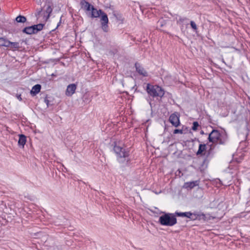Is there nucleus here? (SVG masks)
<instances>
[{
	"instance_id": "1",
	"label": "nucleus",
	"mask_w": 250,
	"mask_h": 250,
	"mask_svg": "<svg viewBox=\"0 0 250 250\" xmlns=\"http://www.w3.org/2000/svg\"><path fill=\"white\" fill-rule=\"evenodd\" d=\"M116 156L117 162L124 167H130L132 165V159L130 156V149L124 146L114 143L113 148Z\"/></svg>"
},
{
	"instance_id": "18",
	"label": "nucleus",
	"mask_w": 250,
	"mask_h": 250,
	"mask_svg": "<svg viewBox=\"0 0 250 250\" xmlns=\"http://www.w3.org/2000/svg\"><path fill=\"white\" fill-rule=\"evenodd\" d=\"M196 216L197 217L196 219H197V220L203 221L204 222L208 220L206 214L203 212L197 211Z\"/></svg>"
},
{
	"instance_id": "20",
	"label": "nucleus",
	"mask_w": 250,
	"mask_h": 250,
	"mask_svg": "<svg viewBox=\"0 0 250 250\" xmlns=\"http://www.w3.org/2000/svg\"><path fill=\"white\" fill-rule=\"evenodd\" d=\"M9 40L6 38H0V47H8Z\"/></svg>"
},
{
	"instance_id": "35",
	"label": "nucleus",
	"mask_w": 250,
	"mask_h": 250,
	"mask_svg": "<svg viewBox=\"0 0 250 250\" xmlns=\"http://www.w3.org/2000/svg\"><path fill=\"white\" fill-rule=\"evenodd\" d=\"M232 158H233V157H234V153H233V154H232Z\"/></svg>"
},
{
	"instance_id": "2",
	"label": "nucleus",
	"mask_w": 250,
	"mask_h": 250,
	"mask_svg": "<svg viewBox=\"0 0 250 250\" xmlns=\"http://www.w3.org/2000/svg\"><path fill=\"white\" fill-rule=\"evenodd\" d=\"M91 13V17L92 18H98L101 16V24L102 30L104 32L108 31V19L107 14L101 9L97 10L94 7H92Z\"/></svg>"
},
{
	"instance_id": "31",
	"label": "nucleus",
	"mask_w": 250,
	"mask_h": 250,
	"mask_svg": "<svg viewBox=\"0 0 250 250\" xmlns=\"http://www.w3.org/2000/svg\"><path fill=\"white\" fill-rule=\"evenodd\" d=\"M62 16L60 18V21L57 24V27L56 28H58V27L61 25V23H62Z\"/></svg>"
},
{
	"instance_id": "15",
	"label": "nucleus",
	"mask_w": 250,
	"mask_h": 250,
	"mask_svg": "<svg viewBox=\"0 0 250 250\" xmlns=\"http://www.w3.org/2000/svg\"><path fill=\"white\" fill-rule=\"evenodd\" d=\"M175 214L177 215V217H187L190 219L192 216V212L190 211L181 212L176 211Z\"/></svg>"
},
{
	"instance_id": "30",
	"label": "nucleus",
	"mask_w": 250,
	"mask_h": 250,
	"mask_svg": "<svg viewBox=\"0 0 250 250\" xmlns=\"http://www.w3.org/2000/svg\"><path fill=\"white\" fill-rule=\"evenodd\" d=\"M16 97L20 101H22V98L21 97V94H17L16 95Z\"/></svg>"
},
{
	"instance_id": "14",
	"label": "nucleus",
	"mask_w": 250,
	"mask_h": 250,
	"mask_svg": "<svg viewBox=\"0 0 250 250\" xmlns=\"http://www.w3.org/2000/svg\"><path fill=\"white\" fill-rule=\"evenodd\" d=\"M199 184V181L198 180L187 182L184 183L183 187L184 188L187 189L188 190L191 189L195 187L198 186Z\"/></svg>"
},
{
	"instance_id": "17",
	"label": "nucleus",
	"mask_w": 250,
	"mask_h": 250,
	"mask_svg": "<svg viewBox=\"0 0 250 250\" xmlns=\"http://www.w3.org/2000/svg\"><path fill=\"white\" fill-rule=\"evenodd\" d=\"M41 89V85L40 84H37L32 87L30 93L32 96H35L39 93Z\"/></svg>"
},
{
	"instance_id": "5",
	"label": "nucleus",
	"mask_w": 250,
	"mask_h": 250,
	"mask_svg": "<svg viewBox=\"0 0 250 250\" xmlns=\"http://www.w3.org/2000/svg\"><path fill=\"white\" fill-rule=\"evenodd\" d=\"M209 142L213 143H218L224 144L225 143V140H222V135L217 130L213 129L209 134L208 137Z\"/></svg>"
},
{
	"instance_id": "24",
	"label": "nucleus",
	"mask_w": 250,
	"mask_h": 250,
	"mask_svg": "<svg viewBox=\"0 0 250 250\" xmlns=\"http://www.w3.org/2000/svg\"><path fill=\"white\" fill-rule=\"evenodd\" d=\"M199 125L198 122L195 121L193 123L192 126V129L194 131L198 129V127H199Z\"/></svg>"
},
{
	"instance_id": "8",
	"label": "nucleus",
	"mask_w": 250,
	"mask_h": 250,
	"mask_svg": "<svg viewBox=\"0 0 250 250\" xmlns=\"http://www.w3.org/2000/svg\"><path fill=\"white\" fill-rule=\"evenodd\" d=\"M214 154L213 149L211 147L206 152L205 154V157L202 162V166L207 167L208 166L209 161L213 158Z\"/></svg>"
},
{
	"instance_id": "33",
	"label": "nucleus",
	"mask_w": 250,
	"mask_h": 250,
	"mask_svg": "<svg viewBox=\"0 0 250 250\" xmlns=\"http://www.w3.org/2000/svg\"><path fill=\"white\" fill-rule=\"evenodd\" d=\"M204 133V131L203 130H201V134H203Z\"/></svg>"
},
{
	"instance_id": "23",
	"label": "nucleus",
	"mask_w": 250,
	"mask_h": 250,
	"mask_svg": "<svg viewBox=\"0 0 250 250\" xmlns=\"http://www.w3.org/2000/svg\"><path fill=\"white\" fill-rule=\"evenodd\" d=\"M85 6H84V9L87 11H91L92 7H94L93 5H92L91 4H90L87 1H85Z\"/></svg>"
},
{
	"instance_id": "36",
	"label": "nucleus",
	"mask_w": 250,
	"mask_h": 250,
	"mask_svg": "<svg viewBox=\"0 0 250 250\" xmlns=\"http://www.w3.org/2000/svg\"><path fill=\"white\" fill-rule=\"evenodd\" d=\"M218 181H219L220 183H221V181L219 179H218Z\"/></svg>"
},
{
	"instance_id": "26",
	"label": "nucleus",
	"mask_w": 250,
	"mask_h": 250,
	"mask_svg": "<svg viewBox=\"0 0 250 250\" xmlns=\"http://www.w3.org/2000/svg\"><path fill=\"white\" fill-rule=\"evenodd\" d=\"M173 133L174 134H183V129H175L173 130Z\"/></svg>"
},
{
	"instance_id": "21",
	"label": "nucleus",
	"mask_w": 250,
	"mask_h": 250,
	"mask_svg": "<svg viewBox=\"0 0 250 250\" xmlns=\"http://www.w3.org/2000/svg\"><path fill=\"white\" fill-rule=\"evenodd\" d=\"M206 149V145L205 144H200L198 148V150L196 152L197 155L202 154V153L205 151Z\"/></svg>"
},
{
	"instance_id": "3",
	"label": "nucleus",
	"mask_w": 250,
	"mask_h": 250,
	"mask_svg": "<svg viewBox=\"0 0 250 250\" xmlns=\"http://www.w3.org/2000/svg\"><path fill=\"white\" fill-rule=\"evenodd\" d=\"M163 214L159 218L158 223L162 226L172 227L177 223V215L174 213L163 212Z\"/></svg>"
},
{
	"instance_id": "9",
	"label": "nucleus",
	"mask_w": 250,
	"mask_h": 250,
	"mask_svg": "<svg viewBox=\"0 0 250 250\" xmlns=\"http://www.w3.org/2000/svg\"><path fill=\"white\" fill-rule=\"evenodd\" d=\"M169 121L175 127L178 126L180 124L179 117L176 113H172L170 115Z\"/></svg>"
},
{
	"instance_id": "28",
	"label": "nucleus",
	"mask_w": 250,
	"mask_h": 250,
	"mask_svg": "<svg viewBox=\"0 0 250 250\" xmlns=\"http://www.w3.org/2000/svg\"><path fill=\"white\" fill-rule=\"evenodd\" d=\"M196 214H197V211H194V212H192V216H191V218L190 219V220H192V221L197 220V219H195V218H196V217H197Z\"/></svg>"
},
{
	"instance_id": "4",
	"label": "nucleus",
	"mask_w": 250,
	"mask_h": 250,
	"mask_svg": "<svg viewBox=\"0 0 250 250\" xmlns=\"http://www.w3.org/2000/svg\"><path fill=\"white\" fill-rule=\"evenodd\" d=\"M146 90L148 95L153 98L159 97L162 98L164 97L165 92L164 89L157 85H151L148 83Z\"/></svg>"
},
{
	"instance_id": "32",
	"label": "nucleus",
	"mask_w": 250,
	"mask_h": 250,
	"mask_svg": "<svg viewBox=\"0 0 250 250\" xmlns=\"http://www.w3.org/2000/svg\"><path fill=\"white\" fill-rule=\"evenodd\" d=\"M147 101L148 102L150 106L152 107V104H151V101H150V98L147 99Z\"/></svg>"
},
{
	"instance_id": "34",
	"label": "nucleus",
	"mask_w": 250,
	"mask_h": 250,
	"mask_svg": "<svg viewBox=\"0 0 250 250\" xmlns=\"http://www.w3.org/2000/svg\"><path fill=\"white\" fill-rule=\"evenodd\" d=\"M84 100H83V101H84V102H87V101H86V98H85V96H84Z\"/></svg>"
},
{
	"instance_id": "7",
	"label": "nucleus",
	"mask_w": 250,
	"mask_h": 250,
	"mask_svg": "<svg viewBox=\"0 0 250 250\" xmlns=\"http://www.w3.org/2000/svg\"><path fill=\"white\" fill-rule=\"evenodd\" d=\"M52 12V8L50 5H47L45 10H43L42 8L37 9L35 16L38 19L41 15L43 16L44 19L47 21L50 17Z\"/></svg>"
},
{
	"instance_id": "27",
	"label": "nucleus",
	"mask_w": 250,
	"mask_h": 250,
	"mask_svg": "<svg viewBox=\"0 0 250 250\" xmlns=\"http://www.w3.org/2000/svg\"><path fill=\"white\" fill-rule=\"evenodd\" d=\"M190 24L191 28L193 30H196L197 29V25H196V23H195L194 21H190Z\"/></svg>"
},
{
	"instance_id": "11",
	"label": "nucleus",
	"mask_w": 250,
	"mask_h": 250,
	"mask_svg": "<svg viewBox=\"0 0 250 250\" xmlns=\"http://www.w3.org/2000/svg\"><path fill=\"white\" fill-rule=\"evenodd\" d=\"M135 67L136 71L140 75H141L143 77H147L148 76L147 72L139 63L136 62L135 63Z\"/></svg>"
},
{
	"instance_id": "10",
	"label": "nucleus",
	"mask_w": 250,
	"mask_h": 250,
	"mask_svg": "<svg viewBox=\"0 0 250 250\" xmlns=\"http://www.w3.org/2000/svg\"><path fill=\"white\" fill-rule=\"evenodd\" d=\"M189 20L185 17L179 16L177 20V23L180 26L181 29H182L185 26H188L189 24Z\"/></svg>"
},
{
	"instance_id": "13",
	"label": "nucleus",
	"mask_w": 250,
	"mask_h": 250,
	"mask_svg": "<svg viewBox=\"0 0 250 250\" xmlns=\"http://www.w3.org/2000/svg\"><path fill=\"white\" fill-rule=\"evenodd\" d=\"M63 219L64 220L65 219L63 218L62 216H59V217H53L51 219L50 222L51 223L54 224L55 226H63L65 224H64L65 221H62V220Z\"/></svg>"
},
{
	"instance_id": "12",
	"label": "nucleus",
	"mask_w": 250,
	"mask_h": 250,
	"mask_svg": "<svg viewBox=\"0 0 250 250\" xmlns=\"http://www.w3.org/2000/svg\"><path fill=\"white\" fill-rule=\"evenodd\" d=\"M77 88V84L75 83H71L69 84L66 88L65 91V95L67 96L70 97L75 92Z\"/></svg>"
},
{
	"instance_id": "25",
	"label": "nucleus",
	"mask_w": 250,
	"mask_h": 250,
	"mask_svg": "<svg viewBox=\"0 0 250 250\" xmlns=\"http://www.w3.org/2000/svg\"><path fill=\"white\" fill-rule=\"evenodd\" d=\"M166 24V21L163 19H161L158 21V26H160V27H163Z\"/></svg>"
},
{
	"instance_id": "29",
	"label": "nucleus",
	"mask_w": 250,
	"mask_h": 250,
	"mask_svg": "<svg viewBox=\"0 0 250 250\" xmlns=\"http://www.w3.org/2000/svg\"><path fill=\"white\" fill-rule=\"evenodd\" d=\"M44 103L46 104L47 107L49 106V101L47 99V98H45L44 100Z\"/></svg>"
},
{
	"instance_id": "19",
	"label": "nucleus",
	"mask_w": 250,
	"mask_h": 250,
	"mask_svg": "<svg viewBox=\"0 0 250 250\" xmlns=\"http://www.w3.org/2000/svg\"><path fill=\"white\" fill-rule=\"evenodd\" d=\"M8 47H10L13 50H18L20 48L19 43L18 42H11L9 41Z\"/></svg>"
},
{
	"instance_id": "22",
	"label": "nucleus",
	"mask_w": 250,
	"mask_h": 250,
	"mask_svg": "<svg viewBox=\"0 0 250 250\" xmlns=\"http://www.w3.org/2000/svg\"><path fill=\"white\" fill-rule=\"evenodd\" d=\"M15 21L19 23H24L26 21V18L23 16L19 15L16 17Z\"/></svg>"
},
{
	"instance_id": "16",
	"label": "nucleus",
	"mask_w": 250,
	"mask_h": 250,
	"mask_svg": "<svg viewBox=\"0 0 250 250\" xmlns=\"http://www.w3.org/2000/svg\"><path fill=\"white\" fill-rule=\"evenodd\" d=\"M19 139L18 141V145L20 147H23L26 142V137L23 134H20L19 135Z\"/></svg>"
},
{
	"instance_id": "6",
	"label": "nucleus",
	"mask_w": 250,
	"mask_h": 250,
	"mask_svg": "<svg viewBox=\"0 0 250 250\" xmlns=\"http://www.w3.org/2000/svg\"><path fill=\"white\" fill-rule=\"evenodd\" d=\"M43 26V24L39 23L30 26H27L23 29L22 32L28 35L36 34L39 31H41Z\"/></svg>"
}]
</instances>
